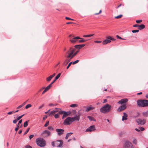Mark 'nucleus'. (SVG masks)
<instances>
[{"mask_svg":"<svg viewBox=\"0 0 148 148\" xmlns=\"http://www.w3.org/2000/svg\"><path fill=\"white\" fill-rule=\"evenodd\" d=\"M75 51V49H74L71 47H70L69 49L66 51V54L67 55L66 56V57L70 58L71 59H72L77 54L79 51H77L74 53Z\"/></svg>","mask_w":148,"mask_h":148,"instance_id":"obj_1","label":"nucleus"},{"mask_svg":"<svg viewBox=\"0 0 148 148\" xmlns=\"http://www.w3.org/2000/svg\"><path fill=\"white\" fill-rule=\"evenodd\" d=\"M137 106L139 107H148V100L140 99L136 101Z\"/></svg>","mask_w":148,"mask_h":148,"instance_id":"obj_2","label":"nucleus"},{"mask_svg":"<svg viewBox=\"0 0 148 148\" xmlns=\"http://www.w3.org/2000/svg\"><path fill=\"white\" fill-rule=\"evenodd\" d=\"M111 106L108 104H106L103 105L100 109V112L104 114H106L109 112L111 110Z\"/></svg>","mask_w":148,"mask_h":148,"instance_id":"obj_3","label":"nucleus"},{"mask_svg":"<svg viewBox=\"0 0 148 148\" xmlns=\"http://www.w3.org/2000/svg\"><path fill=\"white\" fill-rule=\"evenodd\" d=\"M36 142L37 145L40 147H44L46 145V141L42 138H36Z\"/></svg>","mask_w":148,"mask_h":148,"instance_id":"obj_4","label":"nucleus"},{"mask_svg":"<svg viewBox=\"0 0 148 148\" xmlns=\"http://www.w3.org/2000/svg\"><path fill=\"white\" fill-rule=\"evenodd\" d=\"M51 145L54 147H62L63 144L62 140H58L56 141L52 142Z\"/></svg>","mask_w":148,"mask_h":148,"instance_id":"obj_5","label":"nucleus"},{"mask_svg":"<svg viewBox=\"0 0 148 148\" xmlns=\"http://www.w3.org/2000/svg\"><path fill=\"white\" fill-rule=\"evenodd\" d=\"M73 38L72 39L70 40V41L71 42H75L77 41V40L78 39H80L78 41V42H83L86 41V40H85L84 39L80 38L79 36H76L75 37L73 36Z\"/></svg>","mask_w":148,"mask_h":148,"instance_id":"obj_6","label":"nucleus"},{"mask_svg":"<svg viewBox=\"0 0 148 148\" xmlns=\"http://www.w3.org/2000/svg\"><path fill=\"white\" fill-rule=\"evenodd\" d=\"M73 122V118L71 117H68L64 120L63 123L65 125H70Z\"/></svg>","mask_w":148,"mask_h":148,"instance_id":"obj_7","label":"nucleus"},{"mask_svg":"<svg viewBox=\"0 0 148 148\" xmlns=\"http://www.w3.org/2000/svg\"><path fill=\"white\" fill-rule=\"evenodd\" d=\"M123 148H134V147L132 143L127 141L125 142Z\"/></svg>","mask_w":148,"mask_h":148,"instance_id":"obj_8","label":"nucleus"},{"mask_svg":"<svg viewBox=\"0 0 148 148\" xmlns=\"http://www.w3.org/2000/svg\"><path fill=\"white\" fill-rule=\"evenodd\" d=\"M136 121L138 123V125H143L145 124L146 121L145 119H143L142 120L140 119H136Z\"/></svg>","mask_w":148,"mask_h":148,"instance_id":"obj_9","label":"nucleus"},{"mask_svg":"<svg viewBox=\"0 0 148 148\" xmlns=\"http://www.w3.org/2000/svg\"><path fill=\"white\" fill-rule=\"evenodd\" d=\"M127 108L126 104L121 105L117 109V111L119 112H121L125 110Z\"/></svg>","mask_w":148,"mask_h":148,"instance_id":"obj_10","label":"nucleus"},{"mask_svg":"<svg viewBox=\"0 0 148 148\" xmlns=\"http://www.w3.org/2000/svg\"><path fill=\"white\" fill-rule=\"evenodd\" d=\"M96 130L94 125H92L89 127L85 131L86 132H92Z\"/></svg>","mask_w":148,"mask_h":148,"instance_id":"obj_11","label":"nucleus"},{"mask_svg":"<svg viewBox=\"0 0 148 148\" xmlns=\"http://www.w3.org/2000/svg\"><path fill=\"white\" fill-rule=\"evenodd\" d=\"M128 99L127 98H124L121 99L118 102V103L121 104V105L126 104L125 103L127 102Z\"/></svg>","mask_w":148,"mask_h":148,"instance_id":"obj_12","label":"nucleus"},{"mask_svg":"<svg viewBox=\"0 0 148 148\" xmlns=\"http://www.w3.org/2000/svg\"><path fill=\"white\" fill-rule=\"evenodd\" d=\"M71 113V111H64V114L62 116V119H63L67 116L70 115Z\"/></svg>","mask_w":148,"mask_h":148,"instance_id":"obj_13","label":"nucleus"},{"mask_svg":"<svg viewBox=\"0 0 148 148\" xmlns=\"http://www.w3.org/2000/svg\"><path fill=\"white\" fill-rule=\"evenodd\" d=\"M64 131V130L63 129H56V131L57 132L59 136H60L63 134Z\"/></svg>","mask_w":148,"mask_h":148,"instance_id":"obj_14","label":"nucleus"},{"mask_svg":"<svg viewBox=\"0 0 148 148\" xmlns=\"http://www.w3.org/2000/svg\"><path fill=\"white\" fill-rule=\"evenodd\" d=\"M85 45V44H83L81 45H76L74 46V47L76 49H80Z\"/></svg>","mask_w":148,"mask_h":148,"instance_id":"obj_15","label":"nucleus"},{"mask_svg":"<svg viewBox=\"0 0 148 148\" xmlns=\"http://www.w3.org/2000/svg\"><path fill=\"white\" fill-rule=\"evenodd\" d=\"M72 118H73V122L75 121H78L79 120L80 116L79 115H77L76 114L74 117Z\"/></svg>","mask_w":148,"mask_h":148,"instance_id":"obj_16","label":"nucleus"},{"mask_svg":"<svg viewBox=\"0 0 148 148\" xmlns=\"http://www.w3.org/2000/svg\"><path fill=\"white\" fill-rule=\"evenodd\" d=\"M71 59L70 58H67L63 62V65L66 66L69 63Z\"/></svg>","mask_w":148,"mask_h":148,"instance_id":"obj_17","label":"nucleus"},{"mask_svg":"<svg viewBox=\"0 0 148 148\" xmlns=\"http://www.w3.org/2000/svg\"><path fill=\"white\" fill-rule=\"evenodd\" d=\"M123 115L122 116V121H124V120H127V114L125 112H124L123 113Z\"/></svg>","mask_w":148,"mask_h":148,"instance_id":"obj_18","label":"nucleus"},{"mask_svg":"<svg viewBox=\"0 0 148 148\" xmlns=\"http://www.w3.org/2000/svg\"><path fill=\"white\" fill-rule=\"evenodd\" d=\"M58 109H58L57 108H56L55 110H53L52 111H51L48 114L49 115H50L51 114L53 115L55 112H58V110H58Z\"/></svg>","mask_w":148,"mask_h":148,"instance_id":"obj_19","label":"nucleus"},{"mask_svg":"<svg viewBox=\"0 0 148 148\" xmlns=\"http://www.w3.org/2000/svg\"><path fill=\"white\" fill-rule=\"evenodd\" d=\"M94 107H93L91 105H90L89 107H87L86 108V111L88 112L89 110H93L94 109Z\"/></svg>","mask_w":148,"mask_h":148,"instance_id":"obj_20","label":"nucleus"},{"mask_svg":"<svg viewBox=\"0 0 148 148\" xmlns=\"http://www.w3.org/2000/svg\"><path fill=\"white\" fill-rule=\"evenodd\" d=\"M47 134V136H49L51 134V132L49 131L46 130L44 131L42 133V134Z\"/></svg>","mask_w":148,"mask_h":148,"instance_id":"obj_21","label":"nucleus"},{"mask_svg":"<svg viewBox=\"0 0 148 148\" xmlns=\"http://www.w3.org/2000/svg\"><path fill=\"white\" fill-rule=\"evenodd\" d=\"M111 42V40L107 39H106L103 40V45H106L108 43H110Z\"/></svg>","mask_w":148,"mask_h":148,"instance_id":"obj_22","label":"nucleus"},{"mask_svg":"<svg viewBox=\"0 0 148 148\" xmlns=\"http://www.w3.org/2000/svg\"><path fill=\"white\" fill-rule=\"evenodd\" d=\"M126 134V132L124 131H121L119 132L118 135L120 137L123 136Z\"/></svg>","mask_w":148,"mask_h":148,"instance_id":"obj_23","label":"nucleus"},{"mask_svg":"<svg viewBox=\"0 0 148 148\" xmlns=\"http://www.w3.org/2000/svg\"><path fill=\"white\" fill-rule=\"evenodd\" d=\"M138 29L139 30H141L144 29L145 28V25L143 24H141L140 25H138Z\"/></svg>","mask_w":148,"mask_h":148,"instance_id":"obj_24","label":"nucleus"},{"mask_svg":"<svg viewBox=\"0 0 148 148\" xmlns=\"http://www.w3.org/2000/svg\"><path fill=\"white\" fill-rule=\"evenodd\" d=\"M87 118L89 119L90 121H96V120L94 119V118L92 116H88Z\"/></svg>","mask_w":148,"mask_h":148,"instance_id":"obj_25","label":"nucleus"},{"mask_svg":"<svg viewBox=\"0 0 148 148\" xmlns=\"http://www.w3.org/2000/svg\"><path fill=\"white\" fill-rule=\"evenodd\" d=\"M73 134V133L72 132L67 133L66 135L65 139H67L71 135Z\"/></svg>","mask_w":148,"mask_h":148,"instance_id":"obj_26","label":"nucleus"},{"mask_svg":"<svg viewBox=\"0 0 148 148\" xmlns=\"http://www.w3.org/2000/svg\"><path fill=\"white\" fill-rule=\"evenodd\" d=\"M94 35V34H90L85 35L83 36L84 37H89Z\"/></svg>","mask_w":148,"mask_h":148,"instance_id":"obj_27","label":"nucleus"},{"mask_svg":"<svg viewBox=\"0 0 148 148\" xmlns=\"http://www.w3.org/2000/svg\"><path fill=\"white\" fill-rule=\"evenodd\" d=\"M29 120L26 121L23 124V126L24 127H26L28 125V123L29 122Z\"/></svg>","mask_w":148,"mask_h":148,"instance_id":"obj_28","label":"nucleus"},{"mask_svg":"<svg viewBox=\"0 0 148 148\" xmlns=\"http://www.w3.org/2000/svg\"><path fill=\"white\" fill-rule=\"evenodd\" d=\"M61 75L60 73H59L55 77V79L57 80L60 77Z\"/></svg>","mask_w":148,"mask_h":148,"instance_id":"obj_29","label":"nucleus"},{"mask_svg":"<svg viewBox=\"0 0 148 148\" xmlns=\"http://www.w3.org/2000/svg\"><path fill=\"white\" fill-rule=\"evenodd\" d=\"M52 78V77L51 76V75H50L48 77H47L46 79L47 81L49 82L51 80V79Z\"/></svg>","mask_w":148,"mask_h":148,"instance_id":"obj_30","label":"nucleus"},{"mask_svg":"<svg viewBox=\"0 0 148 148\" xmlns=\"http://www.w3.org/2000/svg\"><path fill=\"white\" fill-rule=\"evenodd\" d=\"M142 114L143 116H147L148 115V113L147 112H143L142 113Z\"/></svg>","mask_w":148,"mask_h":148,"instance_id":"obj_31","label":"nucleus"},{"mask_svg":"<svg viewBox=\"0 0 148 148\" xmlns=\"http://www.w3.org/2000/svg\"><path fill=\"white\" fill-rule=\"evenodd\" d=\"M77 106V105L76 104H73L70 105V107H75Z\"/></svg>","mask_w":148,"mask_h":148,"instance_id":"obj_32","label":"nucleus"},{"mask_svg":"<svg viewBox=\"0 0 148 148\" xmlns=\"http://www.w3.org/2000/svg\"><path fill=\"white\" fill-rule=\"evenodd\" d=\"M64 111L61 110L58 112V114H63V115L64 114Z\"/></svg>","mask_w":148,"mask_h":148,"instance_id":"obj_33","label":"nucleus"},{"mask_svg":"<svg viewBox=\"0 0 148 148\" xmlns=\"http://www.w3.org/2000/svg\"><path fill=\"white\" fill-rule=\"evenodd\" d=\"M123 16V15L122 14H120L119 15H118L117 16H116L115 17V18L118 19V18H119L122 17Z\"/></svg>","mask_w":148,"mask_h":148,"instance_id":"obj_34","label":"nucleus"},{"mask_svg":"<svg viewBox=\"0 0 148 148\" xmlns=\"http://www.w3.org/2000/svg\"><path fill=\"white\" fill-rule=\"evenodd\" d=\"M25 115L24 114L20 116H18L17 118V120L18 121L19 120H20V119H21V118L23 116H24V115Z\"/></svg>","mask_w":148,"mask_h":148,"instance_id":"obj_35","label":"nucleus"},{"mask_svg":"<svg viewBox=\"0 0 148 148\" xmlns=\"http://www.w3.org/2000/svg\"><path fill=\"white\" fill-rule=\"evenodd\" d=\"M32 106V105L31 104H27L25 107V108L27 109Z\"/></svg>","mask_w":148,"mask_h":148,"instance_id":"obj_36","label":"nucleus"},{"mask_svg":"<svg viewBox=\"0 0 148 148\" xmlns=\"http://www.w3.org/2000/svg\"><path fill=\"white\" fill-rule=\"evenodd\" d=\"M49 121H47L45 123V124L44 125V127H47L49 125Z\"/></svg>","mask_w":148,"mask_h":148,"instance_id":"obj_37","label":"nucleus"},{"mask_svg":"<svg viewBox=\"0 0 148 148\" xmlns=\"http://www.w3.org/2000/svg\"><path fill=\"white\" fill-rule=\"evenodd\" d=\"M140 115V113L138 112H137V115H135L134 116V118H137L139 115Z\"/></svg>","mask_w":148,"mask_h":148,"instance_id":"obj_38","label":"nucleus"},{"mask_svg":"<svg viewBox=\"0 0 148 148\" xmlns=\"http://www.w3.org/2000/svg\"><path fill=\"white\" fill-rule=\"evenodd\" d=\"M30 130V128H28L25 131V132H24V134H23V135H25V134H26L29 132Z\"/></svg>","mask_w":148,"mask_h":148,"instance_id":"obj_39","label":"nucleus"},{"mask_svg":"<svg viewBox=\"0 0 148 148\" xmlns=\"http://www.w3.org/2000/svg\"><path fill=\"white\" fill-rule=\"evenodd\" d=\"M52 86L50 84L48 86H47L46 88L48 90Z\"/></svg>","mask_w":148,"mask_h":148,"instance_id":"obj_40","label":"nucleus"},{"mask_svg":"<svg viewBox=\"0 0 148 148\" xmlns=\"http://www.w3.org/2000/svg\"><path fill=\"white\" fill-rule=\"evenodd\" d=\"M133 143L135 144H137V140L135 138H134L132 141Z\"/></svg>","mask_w":148,"mask_h":148,"instance_id":"obj_41","label":"nucleus"},{"mask_svg":"<svg viewBox=\"0 0 148 148\" xmlns=\"http://www.w3.org/2000/svg\"><path fill=\"white\" fill-rule=\"evenodd\" d=\"M139 31V30L138 29H136V30H132V32L133 33H135L136 32H138Z\"/></svg>","mask_w":148,"mask_h":148,"instance_id":"obj_42","label":"nucleus"},{"mask_svg":"<svg viewBox=\"0 0 148 148\" xmlns=\"http://www.w3.org/2000/svg\"><path fill=\"white\" fill-rule=\"evenodd\" d=\"M79 62V60H77L74 62H72V64H75L76 63H77Z\"/></svg>","mask_w":148,"mask_h":148,"instance_id":"obj_43","label":"nucleus"},{"mask_svg":"<svg viewBox=\"0 0 148 148\" xmlns=\"http://www.w3.org/2000/svg\"><path fill=\"white\" fill-rule=\"evenodd\" d=\"M116 37L117 39H122V40H125V39L122 38L120 36H119V35H116Z\"/></svg>","mask_w":148,"mask_h":148,"instance_id":"obj_44","label":"nucleus"},{"mask_svg":"<svg viewBox=\"0 0 148 148\" xmlns=\"http://www.w3.org/2000/svg\"><path fill=\"white\" fill-rule=\"evenodd\" d=\"M54 117H55V118L56 119L58 118L59 117V114L57 113V114H56L54 116Z\"/></svg>","mask_w":148,"mask_h":148,"instance_id":"obj_45","label":"nucleus"},{"mask_svg":"<svg viewBox=\"0 0 148 148\" xmlns=\"http://www.w3.org/2000/svg\"><path fill=\"white\" fill-rule=\"evenodd\" d=\"M72 62H71L69 64L66 68L67 69H68L69 67L71 64H72Z\"/></svg>","mask_w":148,"mask_h":148,"instance_id":"obj_46","label":"nucleus"},{"mask_svg":"<svg viewBox=\"0 0 148 148\" xmlns=\"http://www.w3.org/2000/svg\"><path fill=\"white\" fill-rule=\"evenodd\" d=\"M57 105L56 104H53L52 103H50L49 104V106H56Z\"/></svg>","mask_w":148,"mask_h":148,"instance_id":"obj_47","label":"nucleus"},{"mask_svg":"<svg viewBox=\"0 0 148 148\" xmlns=\"http://www.w3.org/2000/svg\"><path fill=\"white\" fill-rule=\"evenodd\" d=\"M142 21V20H136V22L137 23H140Z\"/></svg>","mask_w":148,"mask_h":148,"instance_id":"obj_48","label":"nucleus"},{"mask_svg":"<svg viewBox=\"0 0 148 148\" xmlns=\"http://www.w3.org/2000/svg\"><path fill=\"white\" fill-rule=\"evenodd\" d=\"M48 129L49 130H53V128L51 126H49L48 127Z\"/></svg>","mask_w":148,"mask_h":148,"instance_id":"obj_49","label":"nucleus"},{"mask_svg":"<svg viewBox=\"0 0 148 148\" xmlns=\"http://www.w3.org/2000/svg\"><path fill=\"white\" fill-rule=\"evenodd\" d=\"M139 128L140 129V131H143L145 130L144 128L143 127H139Z\"/></svg>","mask_w":148,"mask_h":148,"instance_id":"obj_50","label":"nucleus"},{"mask_svg":"<svg viewBox=\"0 0 148 148\" xmlns=\"http://www.w3.org/2000/svg\"><path fill=\"white\" fill-rule=\"evenodd\" d=\"M25 148H32V147L29 145H27L25 147Z\"/></svg>","mask_w":148,"mask_h":148,"instance_id":"obj_51","label":"nucleus"},{"mask_svg":"<svg viewBox=\"0 0 148 148\" xmlns=\"http://www.w3.org/2000/svg\"><path fill=\"white\" fill-rule=\"evenodd\" d=\"M48 91V90L45 88L42 93V94H44L45 92Z\"/></svg>","mask_w":148,"mask_h":148,"instance_id":"obj_52","label":"nucleus"},{"mask_svg":"<svg viewBox=\"0 0 148 148\" xmlns=\"http://www.w3.org/2000/svg\"><path fill=\"white\" fill-rule=\"evenodd\" d=\"M34 136V135L33 134L30 135L29 137V139L30 140H31L33 137Z\"/></svg>","mask_w":148,"mask_h":148,"instance_id":"obj_53","label":"nucleus"},{"mask_svg":"<svg viewBox=\"0 0 148 148\" xmlns=\"http://www.w3.org/2000/svg\"><path fill=\"white\" fill-rule=\"evenodd\" d=\"M24 106V104H23V105H20L19 106H18L17 108H16V109H19L20 108H21L22 107H23V106Z\"/></svg>","mask_w":148,"mask_h":148,"instance_id":"obj_54","label":"nucleus"},{"mask_svg":"<svg viewBox=\"0 0 148 148\" xmlns=\"http://www.w3.org/2000/svg\"><path fill=\"white\" fill-rule=\"evenodd\" d=\"M18 121L17 120V119H15L14 120H13V122L14 123H16Z\"/></svg>","mask_w":148,"mask_h":148,"instance_id":"obj_55","label":"nucleus"},{"mask_svg":"<svg viewBox=\"0 0 148 148\" xmlns=\"http://www.w3.org/2000/svg\"><path fill=\"white\" fill-rule=\"evenodd\" d=\"M44 106V104H42V105H41L39 107V109H40L42 107H43Z\"/></svg>","mask_w":148,"mask_h":148,"instance_id":"obj_56","label":"nucleus"},{"mask_svg":"<svg viewBox=\"0 0 148 148\" xmlns=\"http://www.w3.org/2000/svg\"><path fill=\"white\" fill-rule=\"evenodd\" d=\"M65 18L66 19H67V20H74L72 18H71L69 17H65Z\"/></svg>","mask_w":148,"mask_h":148,"instance_id":"obj_57","label":"nucleus"},{"mask_svg":"<svg viewBox=\"0 0 148 148\" xmlns=\"http://www.w3.org/2000/svg\"><path fill=\"white\" fill-rule=\"evenodd\" d=\"M106 38L110 40H111L112 39V37L110 36H108L106 37Z\"/></svg>","mask_w":148,"mask_h":148,"instance_id":"obj_58","label":"nucleus"},{"mask_svg":"<svg viewBox=\"0 0 148 148\" xmlns=\"http://www.w3.org/2000/svg\"><path fill=\"white\" fill-rule=\"evenodd\" d=\"M94 42L95 43H100L101 42V41L95 40Z\"/></svg>","mask_w":148,"mask_h":148,"instance_id":"obj_59","label":"nucleus"},{"mask_svg":"<svg viewBox=\"0 0 148 148\" xmlns=\"http://www.w3.org/2000/svg\"><path fill=\"white\" fill-rule=\"evenodd\" d=\"M22 119L20 120L18 122V124L19 125L22 122Z\"/></svg>","mask_w":148,"mask_h":148,"instance_id":"obj_60","label":"nucleus"},{"mask_svg":"<svg viewBox=\"0 0 148 148\" xmlns=\"http://www.w3.org/2000/svg\"><path fill=\"white\" fill-rule=\"evenodd\" d=\"M13 111H10V112H8L7 113L8 114H9V115H10V114H12V113H13Z\"/></svg>","mask_w":148,"mask_h":148,"instance_id":"obj_61","label":"nucleus"},{"mask_svg":"<svg viewBox=\"0 0 148 148\" xmlns=\"http://www.w3.org/2000/svg\"><path fill=\"white\" fill-rule=\"evenodd\" d=\"M47 117V115H45V116L43 117V120H45Z\"/></svg>","mask_w":148,"mask_h":148,"instance_id":"obj_62","label":"nucleus"},{"mask_svg":"<svg viewBox=\"0 0 148 148\" xmlns=\"http://www.w3.org/2000/svg\"><path fill=\"white\" fill-rule=\"evenodd\" d=\"M56 79H54L50 83L51 85L56 81Z\"/></svg>","mask_w":148,"mask_h":148,"instance_id":"obj_63","label":"nucleus"},{"mask_svg":"<svg viewBox=\"0 0 148 148\" xmlns=\"http://www.w3.org/2000/svg\"><path fill=\"white\" fill-rule=\"evenodd\" d=\"M22 130H20L18 132V134H21L22 133Z\"/></svg>","mask_w":148,"mask_h":148,"instance_id":"obj_64","label":"nucleus"}]
</instances>
